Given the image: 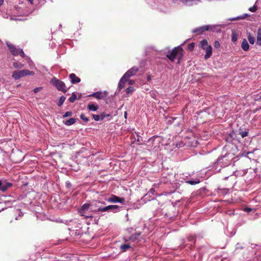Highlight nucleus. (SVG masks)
<instances>
[{
  "label": "nucleus",
  "instance_id": "nucleus-1",
  "mask_svg": "<svg viewBox=\"0 0 261 261\" xmlns=\"http://www.w3.org/2000/svg\"><path fill=\"white\" fill-rule=\"evenodd\" d=\"M233 159V155L230 153H226L220 156L213 163L212 169L215 172H219L221 168L229 166Z\"/></svg>",
  "mask_w": 261,
  "mask_h": 261
},
{
  "label": "nucleus",
  "instance_id": "nucleus-2",
  "mask_svg": "<svg viewBox=\"0 0 261 261\" xmlns=\"http://www.w3.org/2000/svg\"><path fill=\"white\" fill-rule=\"evenodd\" d=\"M139 71V68L134 66L128 69L120 79L118 83V89L120 91L124 87L125 83L132 76L135 75Z\"/></svg>",
  "mask_w": 261,
  "mask_h": 261
},
{
  "label": "nucleus",
  "instance_id": "nucleus-3",
  "mask_svg": "<svg viewBox=\"0 0 261 261\" xmlns=\"http://www.w3.org/2000/svg\"><path fill=\"white\" fill-rule=\"evenodd\" d=\"M182 48L180 46L175 47L168 52L166 57L171 61H174L176 58L179 60L182 56Z\"/></svg>",
  "mask_w": 261,
  "mask_h": 261
},
{
  "label": "nucleus",
  "instance_id": "nucleus-4",
  "mask_svg": "<svg viewBox=\"0 0 261 261\" xmlns=\"http://www.w3.org/2000/svg\"><path fill=\"white\" fill-rule=\"evenodd\" d=\"M35 74V72L33 71H30L27 69L22 70H15L13 72L12 76L15 80H17L21 77H24L27 75H33Z\"/></svg>",
  "mask_w": 261,
  "mask_h": 261
},
{
  "label": "nucleus",
  "instance_id": "nucleus-5",
  "mask_svg": "<svg viewBox=\"0 0 261 261\" xmlns=\"http://www.w3.org/2000/svg\"><path fill=\"white\" fill-rule=\"evenodd\" d=\"M50 84L55 87L59 91L66 93L68 89L66 88L65 84L62 81L56 77H53L50 81Z\"/></svg>",
  "mask_w": 261,
  "mask_h": 261
},
{
  "label": "nucleus",
  "instance_id": "nucleus-6",
  "mask_svg": "<svg viewBox=\"0 0 261 261\" xmlns=\"http://www.w3.org/2000/svg\"><path fill=\"white\" fill-rule=\"evenodd\" d=\"M89 209H90L91 212H95L93 210H97V209H94L93 208V204H89V203H84L81 207V208L79 210V213H80L81 215L82 216L85 217L87 218H92L93 216L92 215H87L86 214V211H87Z\"/></svg>",
  "mask_w": 261,
  "mask_h": 261
},
{
  "label": "nucleus",
  "instance_id": "nucleus-7",
  "mask_svg": "<svg viewBox=\"0 0 261 261\" xmlns=\"http://www.w3.org/2000/svg\"><path fill=\"white\" fill-rule=\"evenodd\" d=\"M121 207L116 205H110L103 207H98L97 210H93L97 212H112L113 213H117L120 211Z\"/></svg>",
  "mask_w": 261,
  "mask_h": 261
},
{
  "label": "nucleus",
  "instance_id": "nucleus-8",
  "mask_svg": "<svg viewBox=\"0 0 261 261\" xmlns=\"http://www.w3.org/2000/svg\"><path fill=\"white\" fill-rule=\"evenodd\" d=\"M7 45L13 55L17 56L19 55L21 57H24L25 54L22 49L16 48L14 45L10 43H7Z\"/></svg>",
  "mask_w": 261,
  "mask_h": 261
},
{
  "label": "nucleus",
  "instance_id": "nucleus-9",
  "mask_svg": "<svg viewBox=\"0 0 261 261\" xmlns=\"http://www.w3.org/2000/svg\"><path fill=\"white\" fill-rule=\"evenodd\" d=\"M237 134L233 130H231V132L225 136V140L228 143H232L233 140H237Z\"/></svg>",
  "mask_w": 261,
  "mask_h": 261
},
{
  "label": "nucleus",
  "instance_id": "nucleus-10",
  "mask_svg": "<svg viewBox=\"0 0 261 261\" xmlns=\"http://www.w3.org/2000/svg\"><path fill=\"white\" fill-rule=\"evenodd\" d=\"M107 200L110 202H114V203L118 202V203H122L124 202V198H119L116 195H112L111 196V197H110L109 198H108L107 199Z\"/></svg>",
  "mask_w": 261,
  "mask_h": 261
},
{
  "label": "nucleus",
  "instance_id": "nucleus-11",
  "mask_svg": "<svg viewBox=\"0 0 261 261\" xmlns=\"http://www.w3.org/2000/svg\"><path fill=\"white\" fill-rule=\"evenodd\" d=\"M107 92L103 93L101 91H97L89 95L90 97H94L98 99H103L106 96Z\"/></svg>",
  "mask_w": 261,
  "mask_h": 261
},
{
  "label": "nucleus",
  "instance_id": "nucleus-12",
  "mask_svg": "<svg viewBox=\"0 0 261 261\" xmlns=\"http://www.w3.org/2000/svg\"><path fill=\"white\" fill-rule=\"evenodd\" d=\"M208 26L207 25H204L203 26H201L193 29L192 31L193 33H197L198 34H201L203 33L204 31H208Z\"/></svg>",
  "mask_w": 261,
  "mask_h": 261
},
{
  "label": "nucleus",
  "instance_id": "nucleus-13",
  "mask_svg": "<svg viewBox=\"0 0 261 261\" xmlns=\"http://www.w3.org/2000/svg\"><path fill=\"white\" fill-rule=\"evenodd\" d=\"M208 26V31H211L216 33H220L221 32V25L214 24V25H207Z\"/></svg>",
  "mask_w": 261,
  "mask_h": 261
},
{
  "label": "nucleus",
  "instance_id": "nucleus-14",
  "mask_svg": "<svg viewBox=\"0 0 261 261\" xmlns=\"http://www.w3.org/2000/svg\"><path fill=\"white\" fill-rule=\"evenodd\" d=\"M69 78L70 79V82L72 84H75L79 83L81 82V79L76 76L74 73H71L69 75Z\"/></svg>",
  "mask_w": 261,
  "mask_h": 261
},
{
  "label": "nucleus",
  "instance_id": "nucleus-15",
  "mask_svg": "<svg viewBox=\"0 0 261 261\" xmlns=\"http://www.w3.org/2000/svg\"><path fill=\"white\" fill-rule=\"evenodd\" d=\"M141 233L140 232H135V233H132L131 235H129L130 237V239L131 240V242H137L139 241V238L140 237Z\"/></svg>",
  "mask_w": 261,
  "mask_h": 261
},
{
  "label": "nucleus",
  "instance_id": "nucleus-16",
  "mask_svg": "<svg viewBox=\"0 0 261 261\" xmlns=\"http://www.w3.org/2000/svg\"><path fill=\"white\" fill-rule=\"evenodd\" d=\"M205 51V54L204 55V58L205 59H207L211 56L212 54V46L210 45L206 48L203 49Z\"/></svg>",
  "mask_w": 261,
  "mask_h": 261
},
{
  "label": "nucleus",
  "instance_id": "nucleus-17",
  "mask_svg": "<svg viewBox=\"0 0 261 261\" xmlns=\"http://www.w3.org/2000/svg\"><path fill=\"white\" fill-rule=\"evenodd\" d=\"M131 248L132 246L128 243L122 244L119 247V249L122 252H126L128 249Z\"/></svg>",
  "mask_w": 261,
  "mask_h": 261
},
{
  "label": "nucleus",
  "instance_id": "nucleus-18",
  "mask_svg": "<svg viewBox=\"0 0 261 261\" xmlns=\"http://www.w3.org/2000/svg\"><path fill=\"white\" fill-rule=\"evenodd\" d=\"M241 47L244 51L248 50L249 45L246 39H243L241 43Z\"/></svg>",
  "mask_w": 261,
  "mask_h": 261
},
{
  "label": "nucleus",
  "instance_id": "nucleus-19",
  "mask_svg": "<svg viewBox=\"0 0 261 261\" xmlns=\"http://www.w3.org/2000/svg\"><path fill=\"white\" fill-rule=\"evenodd\" d=\"M98 108L99 107H98V105H95L93 103H89L87 106V109L89 111H93V112L97 111V110L98 109Z\"/></svg>",
  "mask_w": 261,
  "mask_h": 261
},
{
  "label": "nucleus",
  "instance_id": "nucleus-20",
  "mask_svg": "<svg viewBox=\"0 0 261 261\" xmlns=\"http://www.w3.org/2000/svg\"><path fill=\"white\" fill-rule=\"evenodd\" d=\"M256 44L261 46V28L257 30Z\"/></svg>",
  "mask_w": 261,
  "mask_h": 261
},
{
  "label": "nucleus",
  "instance_id": "nucleus-21",
  "mask_svg": "<svg viewBox=\"0 0 261 261\" xmlns=\"http://www.w3.org/2000/svg\"><path fill=\"white\" fill-rule=\"evenodd\" d=\"M75 122H76V120H75V118H71L69 119L68 120L64 121L63 123L66 125L70 126V125H71L73 124L74 123H75Z\"/></svg>",
  "mask_w": 261,
  "mask_h": 261
},
{
  "label": "nucleus",
  "instance_id": "nucleus-22",
  "mask_svg": "<svg viewBox=\"0 0 261 261\" xmlns=\"http://www.w3.org/2000/svg\"><path fill=\"white\" fill-rule=\"evenodd\" d=\"M210 46L208 44V42L206 39H203L200 42V46L203 49Z\"/></svg>",
  "mask_w": 261,
  "mask_h": 261
},
{
  "label": "nucleus",
  "instance_id": "nucleus-23",
  "mask_svg": "<svg viewBox=\"0 0 261 261\" xmlns=\"http://www.w3.org/2000/svg\"><path fill=\"white\" fill-rule=\"evenodd\" d=\"M12 186V184L11 182L4 183L3 187H2V191H6L8 188H10Z\"/></svg>",
  "mask_w": 261,
  "mask_h": 261
},
{
  "label": "nucleus",
  "instance_id": "nucleus-24",
  "mask_svg": "<svg viewBox=\"0 0 261 261\" xmlns=\"http://www.w3.org/2000/svg\"><path fill=\"white\" fill-rule=\"evenodd\" d=\"M13 65L14 68L16 69H20L23 67L24 65L23 64H21V63L18 62H14L13 63Z\"/></svg>",
  "mask_w": 261,
  "mask_h": 261
},
{
  "label": "nucleus",
  "instance_id": "nucleus-25",
  "mask_svg": "<svg viewBox=\"0 0 261 261\" xmlns=\"http://www.w3.org/2000/svg\"><path fill=\"white\" fill-rule=\"evenodd\" d=\"M66 99V97L62 95L60 97V99L57 103V105L58 107H61L63 103L64 102L65 100Z\"/></svg>",
  "mask_w": 261,
  "mask_h": 261
},
{
  "label": "nucleus",
  "instance_id": "nucleus-26",
  "mask_svg": "<svg viewBox=\"0 0 261 261\" xmlns=\"http://www.w3.org/2000/svg\"><path fill=\"white\" fill-rule=\"evenodd\" d=\"M200 182V180L197 179L196 180H189L186 181V183L190 184L191 185H195L199 184Z\"/></svg>",
  "mask_w": 261,
  "mask_h": 261
},
{
  "label": "nucleus",
  "instance_id": "nucleus-27",
  "mask_svg": "<svg viewBox=\"0 0 261 261\" xmlns=\"http://www.w3.org/2000/svg\"><path fill=\"white\" fill-rule=\"evenodd\" d=\"M248 41L249 42V43L251 44H253L254 43V42H255V38L254 37H253L251 33H249L248 34Z\"/></svg>",
  "mask_w": 261,
  "mask_h": 261
},
{
  "label": "nucleus",
  "instance_id": "nucleus-28",
  "mask_svg": "<svg viewBox=\"0 0 261 261\" xmlns=\"http://www.w3.org/2000/svg\"><path fill=\"white\" fill-rule=\"evenodd\" d=\"M76 98H77V96H76L75 93L74 92H73L72 93L71 96L69 98L68 100L69 101V102H70L71 103H73L75 101Z\"/></svg>",
  "mask_w": 261,
  "mask_h": 261
},
{
  "label": "nucleus",
  "instance_id": "nucleus-29",
  "mask_svg": "<svg viewBox=\"0 0 261 261\" xmlns=\"http://www.w3.org/2000/svg\"><path fill=\"white\" fill-rule=\"evenodd\" d=\"M232 38L231 40L233 42H236L237 41L238 35L235 31H232Z\"/></svg>",
  "mask_w": 261,
  "mask_h": 261
},
{
  "label": "nucleus",
  "instance_id": "nucleus-30",
  "mask_svg": "<svg viewBox=\"0 0 261 261\" xmlns=\"http://www.w3.org/2000/svg\"><path fill=\"white\" fill-rule=\"evenodd\" d=\"M248 15L247 14H245L243 15H242V16H238L237 17H236V18H230L229 20H231V21H232V20H237V19H245L246 18V16H247Z\"/></svg>",
  "mask_w": 261,
  "mask_h": 261
},
{
  "label": "nucleus",
  "instance_id": "nucleus-31",
  "mask_svg": "<svg viewBox=\"0 0 261 261\" xmlns=\"http://www.w3.org/2000/svg\"><path fill=\"white\" fill-rule=\"evenodd\" d=\"M239 135H241V136L242 137V138H244V137L248 136V130L240 131Z\"/></svg>",
  "mask_w": 261,
  "mask_h": 261
},
{
  "label": "nucleus",
  "instance_id": "nucleus-32",
  "mask_svg": "<svg viewBox=\"0 0 261 261\" xmlns=\"http://www.w3.org/2000/svg\"><path fill=\"white\" fill-rule=\"evenodd\" d=\"M92 118L95 121H98L101 120L100 115H96L92 114Z\"/></svg>",
  "mask_w": 261,
  "mask_h": 261
},
{
  "label": "nucleus",
  "instance_id": "nucleus-33",
  "mask_svg": "<svg viewBox=\"0 0 261 261\" xmlns=\"http://www.w3.org/2000/svg\"><path fill=\"white\" fill-rule=\"evenodd\" d=\"M100 115L101 120H103L106 117H109L111 116V115L110 114H106L104 112L101 113Z\"/></svg>",
  "mask_w": 261,
  "mask_h": 261
},
{
  "label": "nucleus",
  "instance_id": "nucleus-34",
  "mask_svg": "<svg viewBox=\"0 0 261 261\" xmlns=\"http://www.w3.org/2000/svg\"><path fill=\"white\" fill-rule=\"evenodd\" d=\"M80 118L85 121L86 122H87L89 121V118L88 117H87L85 116V114L82 113L80 115Z\"/></svg>",
  "mask_w": 261,
  "mask_h": 261
},
{
  "label": "nucleus",
  "instance_id": "nucleus-35",
  "mask_svg": "<svg viewBox=\"0 0 261 261\" xmlns=\"http://www.w3.org/2000/svg\"><path fill=\"white\" fill-rule=\"evenodd\" d=\"M129 239H130L129 236L127 234H125L123 238V240L124 241L125 243H127L129 241L131 242V240Z\"/></svg>",
  "mask_w": 261,
  "mask_h": 261
},
{
  "label": "nucleus",
  "instance_id": "nucleus-36",
  "mask_svg": "<svg viewBox=\"0 0 261 261\" xmlns=\"http://www.w3.org/2000/svg\"><path fill=\"white\" fill-rule=\"evenodd\" d=\"M134 90V88L132 87H128L126 89V93L127 94H130Z\"/></svg>",
  "mask_w": 261,
  "mask_h": 261
},
{
  "label": "nucleus",
  "instance_id": "nucleus-37",
  "mask_svg": "<svg viewBox=\"0 0 261 261\" xmlns=\"http://www.w3.org/2000/svg\"><path fill=\"white\" fill-rule=\"evenodd\" d=\"M72 115V113L71 111H68L65 113V114L63 115V117L66 118L70 117Z\"/></svg>",
  "mask_w": 261,
  "mask_h": 261
},
{
  "label": "nucleus",
  "instance_id": "nucleus-38",
  "mask_svg": "<svg viewBox=\"0 0 261 261\" xmlns=\"http://www.w3.org/2000/svg\"><path fill=\"white\" fill-rule=\"evenodd\" d=\"M194 47L195 44L194 43L192 42L188 45V48L190 50L192 51L194 49Z\"/></svg>",
  "mask_w": 261,
  "mask_h": 261
},
{
  "label": "nucleus",
  "instance_id": "nucleus-39",
  "mask_svg": "<svg viewBox=\"0 0 261 261\" xmlns=\"http://www.w3.org/2000/svg\"><path fill=\"white\" fill-rule=\"evenodd\" d=\"M186 3H187V5H192L193 4L192 3H194L196 1L197 2H199V0H185Z\"/></svg>",
  "mask_w": 261,
  "mask_h": 261
},
{
  "label": "nucleus",
  "instance_id": "nucleus-40",
  "mask_svg": "<svg viewBox=\"0 0 261 261\" xmlns=\"http://www.w3.org/2000/svg\"><path fill=\"white\" fill-rule=\"evenodd\" d=\"M249 10L252 12H255L257 10V6L255 4L249 9Z\"/></svg>",
  "mask_w": 261,
  "mask_h": 261
},
{
  "label": "nucleus",
  "instance_id": "nucleus-41",
  "mask_svg": "<svg viewBox=\"0 0 261 261\" xmlns=\"http://www.w3.org/2000/svg\"><path fill=\"white\" fill-rule=\"evenodd\" d=\"M188 240L189 242H193L194 243L195 242V237L194 236H190L188 238Z\"/></svg>",
  "mask_w": 261,
  "mask_h": 261
},
{
  "label": "nucleus",
  "instance_id": "nucleus-42",
  "mask_svg": "<svg viewBox=\"0 0 261 261\" xmlns=\"http://www.w3.org/2000/svg\"><path fill=\"white\" fill-rule=\"evenodd\" d=\"M244 211L245 212H246L247 213H249L251 211H253V212H254L255 211V209H252L251 208H250V207H245L244 208Z\"/></svg>",
  "mask_w": 261,
  "mask_h": 261
},
{
  "label": "nucleus",
  "instance_id": "nucleus-43",
  "mask_svg": "<svg viewBox=\"0 0 261 261\" xmlns=\"http://www.w3.org/2000/svg\"><path fill=\"white\" fill-rule=\"evenodd\" d=\"M214 47L216 48H218L220 46V44L218 41H215L214 44Z\"/></svg>",
  "mask_w": 261,
  "mask_h": 261
},
{
  "label": "nucleus",
  "instance_id": "nucleus-44",
  "mask_svg": "<svg viewBox=\"0 0 261 261\" xmlns=\"http://www.w3.org/2000/svg\"><path fill=\"white\" fill-rule=\"evenodd\" d=\"M42 89V87H37V88H35L33 90V91H34V92L35 93H38V92L40 91Z\"/></svg>",
  "mask_w": 261,
  "mask_h": 261
},
{
  "label": "nucleus",
  "instance_id": "nucleus-45",
  "mask_svg": "<svg viewBox=\"0 0 261 261\" xmlns=\"http://www.w3.org/2000/svg\"><path fill=\"white\" fill-rule=\"evenodd\" d=\"M126 232L128 234H129L133 233V231H134V229L132 227L128 228L126 229Z\"/></svg>",
  "mask_w": 261,
  "mask_h": 261
},
{
  "label": "nucleus",
  "instance_id": "nucleus-46",
  "mask_svg": "<svg viewBox=\"0 0 261 261\" xmlns=\"http://www.w3.org/2000/svg\"><path fill=\"white\" fill-rule=\"evenodd\" d=\"M170 119H170V120H168V124H171V123H172V122H173L175 120H176V118H175V117H171V118H170Z\"/></svg>",
  "mask_w": 261,
  "mask_h": 261
},
{
  "label": "nucleus",
  "instance_id": "nucleus-47",
  "mask_svg": "<svg viewBox=\"0 0 261 261\" xmlns=\"http://www.w3.org/2000/svg\"><path fill=\"white\" fill-rule=\"evenodd\" d=\"M65 184H66V187L67 188H70L71 187V184L69 181H66Z\"/></svg>",
  "mask_w": 261,
  "mask_h": 261
},
{
  "label": "nucleus",
  "instance_id": "nucleus-48",
  "mask_svg": "<svg viewBox=\"0 0 261 261\" xmlns=\"http://www.w3.org/2000/svg\"><path fill=\"white\" fill-rule=\"evenodd\" d=\"M127 81H128V83H129V85H133V84H135V81H134V80H129V79H128V80H127Z\"/></svg>",
  "mask_w": 261,
  "mask_h": 261
},
{
  "label": "nucleus",
  "instance_id": "nucleus-49",
  "mask_svg": "<svg viewBox=\"0 0 261 261\" xmlns=\"http://www.w3.org/2000/svg\"><path fill=\"white\" fill-rule=\"evenodd\" d=\"M150 96L152 98H154V99H156V94L155 93H154V92H151L150 93Z\"/></svg>",
  "mask_w": 261,
  "mask_h": 261
},
{
  "label": "nucleus",
  "instance_id": "nucleus-50",
  "mask_svg": "<svg viewBox=\"0 0 261 261\" xmlns=\"http://www.w3.org/2000/svg\"><path fill=\"white\" fill-rule=\"evenodd\" d=\"M3 184L1 180H0V190L2 191V187L3 186Z\"/></svg>",
  "mask_w": 261,
  "mask_h": 261
},
{
  "label": "nucleus",
  "instance_id": "nucleus-51",
  "mask_svg": "<svg viewBox=\"0 0 261 261\" xmlns=\"http://www.w3.org/2000/svg\"><path fill=\"white\" fill-rule=\"evenodd\" d=\"M149 192L152 194H153L154 192H155V190L153 189H151L149 191Z\"/></svg>",
  "mask_w": 261,
  "mask_h": 261
},
{
  "label": "nucleus",
  "instance_id": "nucleus-52",
  "mask_svg": "<svg viewBox=\"0 0 261 261\" xmlns=\"http://www.w3.org/2000/svg\"><path fill=\"white\" fill-rule=\"evenodd\" d=\"M258 99H261V92H259L258 94Z\"/></svg>",
  "mask_w": 261,
  "mask_h": 261
},
{
  "label": "nucleus",
  "instance_id": "nucleus-53",
  "mask_svg": "<svg viewBox=\"0 0 261 261\" xmlns=\"http://www.w3.org/2000/svg\"><path fill=\"white\" fill-rule=\"evenodd\" d=\"M94 221L95 224H98V219H96V218L94 219Z\"/></svg>",
  "mask_w": 261,
  "mask_h": 261
},
{
  "label": "nucleus",
  "instance_id": "nucleus-54",
  "mask_svg": "<svg viewBox=\"0 0 261 261\" xmlns=\"http://www.w3.org/2000/svg\"><path fill=\"white\" fill-rule=\"evenodd\" d=\"M124 116L125 117V118H127V112H124Z\"/></svg>",
  "mask_w": 261,
  "mask_h": 261
},
{
  "label": "nucleus",
  "instance_id": "nucleus-55",
  "mask_svg": "<svg viewBox=\"0 0 261 261\" xmlns=\"http://www.w3.org/2000/svg\"><path fill=\"white\" fill-rule=\"evenodd\" d=\"M4 3V0H0V6L3 5Z\"/></svg>",
  "mask_w": 261,
  "mask_h": 261
},
{
  "label": "nucleus",
  "instance_id": "nucleus-56",
  "mask_svg": "<svg viewBox=\"0 0 261 261\" xmlns=\"http://www.w3.org/2000/svg\"><path fill=\"white\" fill-rule=\"evenodd\" d=\"M23 216L22 213V212H19V217H21V216Z\"/></svg>",
  "mask_w": 261,
  "mask_h": 261
},
{
  "label": "nucleus",
  "instance_id": "nucleus-57",
  "mask_svg": "<svg viewBox=\"0 0 261 261\" xmlns=\"http://www.w3.org/2000/svg\"><path fill=\"white\" fill-rule=\"evenodd\" d=\"M33 1H34V0H28V1H29V2L31 4H33Z\"/></svg>",
  "mask_w": 261,
  "mask_h": 261
},
{
  "label": "nucleus",
  "instance_id": "nucleus-58",
  "mask_svg": "<svg viewBox=\"0 0 261 261\" xmlns=\"http://www.w3.org/2000/svg\"><path fill=\"white\" fill-rule=\"evenodd\" d=\"M217 190V192L219 193V191H221L222 190L219 188H218Z\"/></svg>",
  "mask_w": 261,
  "mask_h": 261
},
{
  "label": "nucleus",
  "instance_id": "nucleus-59",
  "mask_svg": "<svg viewBox=\"0 0 261 261\" xmlns=\"http://www.w3.org/2000/svg\"><path fill=\"white\" fill-rule=\"evenodd\" d=\"M228 176L225 177L224 178V179H225V180H226V179H227L228 178Z\"/></svg>",
  "mask_w": 261,
  "mask_h": 261
},
{
  "label": "nucleus",
  "instance_id": "nucleus-60",
  "mask_svg": "<svg viewBox=\"0 0 261 261\" xmlns=\"http://www.w3.org/2000/svg\"><path fill=\"white\" fill-rule=\"evenodd\" d=\"M15 219H16V220H18V217H16L15 218Z\"/></svg>",
  "mask_w": 261,
  "mask_h": 261
}]
</instances>
